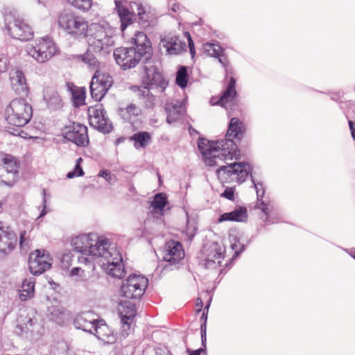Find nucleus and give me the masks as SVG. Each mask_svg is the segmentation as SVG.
<instances>
[{"label":"nucleus","instance_id":"47","mask_svg":"<svg viewBox=\"0 0 355 355\" xmlns=\"http://www.w3.org/2000/svg\"><path fill=\"white\" fill-rule=\"evenodd\" d=\"M73 255L70 252H65L62 254L60 259L61 267L63 269H68L72 264Z\"/></svg>","mask_w":355,"mask_h":355},{"label":"nucleus","instance_id":"34","mask_svg":"<svg viewBox=\"0 0 355 355\" xmlns=\"http://www.w3.org/2000/svg\"><path fill=\"white\" fill-rule=\"evenodd\" d=\"M247 209L245 208L239 207L232 211L223 214L219 219V222L224 221H236L244 222L247 220Z\"/></svg>","mask_w":355,"mask_h":355},{"label":"nucleus","instance_id":"35","mask_svg":"<svg viewBox=\"0 0 355 355\" xmlns=\"http://www.w3.org/2000/svg\"><path fill=\"white\" fill-rule=\"evenodd\" d=\"M236 80L231 77L227 85V89L223 92V95L220 96L218 103L227 108V104L232 102L234 97L236 96Z\"/></svg>","mask_w":355,"mask_h":355},{"label":"nucleus","instance_id":"2","mask_svg":"<svg viewBox=\"0 0 355 355\" xmlns=\"http://www.w3.org/2000/svg\"><path fill=\"white\" fill-rule=\"evenodd\" d=\"M110 243L109 239L96 233L80 234L71 240V245L76 252L89 257L79 258L80 262L85 261L86 264L98 259Z\"/></svg>","mask_w":355,"mask_h":355},{"label":"nucleus","instance_id":"18","mask_svg":"<svg viewBox=\"0 0 355 355\" xmlns=\"http://www.w3.org/2000/svg\"><path fill=\"white\" fill-rule=\"evenodd\" d=\"M146 75L144 77V84L150 89H157L162 92L167 86V82L164 79L162 73L153 65L145 66Z\"/></svg>","mask_w":355,"mask_h":355},{"label":"nucleus","instance_id":"39","mask_svg":"<svg viewBox=\"0 0 355 355\" xmlns=\"http://www.w3.org/2000/svg\"><path fill=\"white\" fill-rule=\"evenodd\" d=\"M166 197L165 196L164 194H156L154 197L153 200L151 202V207L153 208L151 211L162 214V212L166 204Z\"/></svg>","mask_w":355,"mask_h":355},{"label":"nucleus","instance_id":"30","mask_svg":"<svg viewBox=\"0 0 355 355\" xmlns=\"http://www.w3.org/2000/svg\"><path fill=\"white\" fill-rule=\"evenodd\" d=\"M119 114L124 121L135 126L140 122L141 110L136 105L130 103L126 107L120 108Z\"/></svg>","mask_w":355,"mask_h":355},{"label":"nucleus","instance_id":"61","mask_svg":"<svg viewBox=\"0 0 355 355\" xmlns=\"http://www.w3.org/2000/svg\"><path fill=\"white\" fill-rule=\"evenodd\" d=\"M171 10L173 12H177L180 10V6L178 4L175 3L173 5Z\"/></svg>","mask_w":355,"mask_h":355},{"label":"nucleus","instance_id":"5","mask_svg":"<svg viewBox=\"0 0 355 355\" xmlns=\"http://www.w3.org/2000/svg\"><path fill=\"white\" fill-rule=\"evenodd\" d=\"M98 259L107 275L118 279L124 277L125 271L122 256L114 243H111Z\"/></svg>","mask_w":355,"mask_h":355},{"label":"nucleus","instance_id":"42","mask_svg":"<svg viewBox=\"0 0 355 355\" xmlns=\"http://www.w3.org/2000/svg\"><path fill=\"white\" fill-rule=\"evenodd\" d=\"M67 2L76 8L82 10H89L92 5V0H67Z\"/></svg>","mask_w":355,"mask_h":355},{"label":"nucleus","instance_id":"64","mask_svg":"<svg viewBox=\"0 0 355 355\" xmlns=\"http://www.w3.org/2000/svg\"><path fill=\"white\" fill-rule=\"evenodd\" d=\"M189 50H190V53H191L192 58H193L195 55V49H189Z\"/></svg>","mask_w":355,"mask_h":355},{"label":"nucleus","instance_id":"23","mask_svg":"<svg viewBox=\"0 0 355 355\" xmlns=\"http://www.w3.org/2000/svg\"><path fill=\"white\" fill-rule=\"evenodd\" d=\"M184 257V251L179 241H169L165 243L163 259L171 265L179 263Z\"/></svg>","mask_w":355,"mask_h":355},{"label":"nucleus","instance_id":"7","mask_svg":"<svg viewBox=\"0 0 355 355\" xmlns=\"http://www.w3.org/2000/svg\"><path fill=\"white\" fill-rule=\"evenodd\" d=\"M58 24L61 28L75 38H83L87 35V21L71 11L65 10L60 15Z\"/></svg>","mask_w":355,"mask_h":355},{"label":"nucleus","instance_id":"6","mask_svg":"<svg viewBox=\"0 0 355 355\" xmlns=\"http://www.w3.org/2000/svg\"><path fill=\"white\" fill-rule=\"evenodd\" d=\"M251 171L252 168L248 163L234 162L220 166L216 172L218 179L223 183L241 184L245 181Z\"/></svg>","mask_w":355,"mask_h":355},{"label":"nucleus","instance_id":"54","mask_svg":"<svg viewBox=\"0 0 355 355\" xmlns=\"http://www.w3.org/2000/svg\"><path fill=\"white\" fill-rule=\"evenodd\" d=\"M239 245H240V244L236 243H232L231 245L232 250L235 251L234 256L236 257H237L244 250L243 245H241L239 248Z\"/></svg>","mask_w":355,"mask_h":355},{"label":"nucleus","instance_id":"25","mask_svg":"<svg viewBox=\"0 0 355 355\" xmlns=\"http://www.w3.org/2000/svg\"><path fill=\"white\" fill-rule=\"evenodd\" d=\"M98 321L97 315L93 311H84L77 314L73 320L76 329L84 331L93 333L94 324Z\"/></svg>","mask_w":355,"mask_h":355},{"label":"nucleus","instance_id":"21","mask_svg":"<svg viewBox=\"0 0 355 355\" xmlns=\"http://www.w3.org/2000/svg\"><path fill=\"white\" fill-rule=\"evenodd\" d=\"M118 310L123 324L122 334L127 336L129 334L128 331L136 314L135 305L131 301L123 300L119 303Z\"/></svg>","mask_w":355,"mask_h":355},{"label":"nucleus","instance_id":"56","mask_svg":"<svg viewBox=\"0 0 355 355\" xmlns=\"http://www.w3.org/2000/svg\"><path fill=\"white\" fill-rule=\"evenodd\" d=\"M201 330V338H202V344L206 340V322H204V323L201 325L200 327Z\"/></svg>","mask_w":355,"mask_h":355},{"label":"nucleus","instance_id":"8","mask_svg":"<svg viewBox=\"0 0 355 355\" xmlns=\"http://www.w3.org/2000/svg\"><path fill=\"white\" fill-rule=\"evenodd\" d=\"M26 51L37 62L44 63L57 53L58 47L49 38H40L28 44Z\"/></svg>","mask_w":355,"mask_h":355},{"label":"nucleus","instance_id":"10","mask_svg":"<svg viewBox=\"0 0 355 355\" xmlns=\"http://www.w3.org/2000/svg\"><path fill=\"white\" fill-rule=\"evenodd\" d=\"M148 284L146 277L132 275L123 282L121 292L123 297L129 299H139L144 293Z\"/></svg>","mask_w":355,"mask_h":355},{"label":"nucleus","instance_id":"17","mask_svg":"<svg viewBox=\"0 0 355 355\" xmlns=\"http://www.w3.org/2000/svg\"><path fill=\"white\" fill-rule=\"evenodd\" d=\"M17 238L15 232L0 221V258L10 253L15 248Z\"/></svg>","mask_w":355,"mask_h":355},{"label":"nucleus","instance_id":"38","mask_svg":"<svg viewBox=\"0 0 355 355\" xmlns=\"http://www.w3.org/2000/svg\"><path fill=\"white\" fill-rule=\"evenodd\" d=\"M130 140L134 141L136 149L145 148L151 142V136L148 132H138L130 137Z\"/></svg>","mask_w":355,"mask_h":355},{"label":"nucleus","instance_id":"48","mask_svg":"<svg viewBox=\"0 0 355 355\" xmlns=\"http://www.w3.org/2000/svg\"><path fill=\"white\" fill-rule=\"evenodd\" d=\"M82 60L88 64L92 68H95L97 64V60L92 53L87 52L84 55H80Z\"/></svg>","mask_w":355,"mask_h":355},{"label":"nucleus","instance_id":"46","mask_svg":"<svg viewBox=\"0 0 355 355\" xmlns=\"http://www.w3.org/2000/svg\"><path fill=\"white\" fill-rule=\"evenodd\" d=\"M73 98L74 104L76 106H80L84 104L85 99V92L83 89L74 91L73 93Z\"/></svg>","mask_w":355,"mask_h":355},{"label":"nucleus","instance_id":"60","mask_svg":"<svg viewBox=\"0 0 355 355\" xmlns=\"http://www.w3.org/2000/svg\"><path fill=\"white\" fill-rule=\"evenodd\" d=\"M203 305L202 300L200 298H198L196 300V306L200 309Z\"/></svg>","mask_w":355,"mask_h":355},{"label":"nucleus","instance_id":"13","mask_svg":"<svg viewBox=\"0 0 355 355\" xmlns=\"http://www.w3.org/2000/svg\"><path fill=\"white\" fill-rule=\"evenodd\" d=\"M5 24L8 33L15 39L28 40L33 35L31 27L21 19L6 17Z\"/></svg>","mask_w":355,"mask_h":355},{"label":"nucleus","instance_id":"41","mask_svg":"<svg viewBox=\"0 0 355 355\" xmlns=\"http://www.w3.org/2000/svg\"><path fill=\"white\" fill-rule=\"evenodd\" d=\"M0 168L8 169V172H11L15 175H17L18 166L17 161L10 155H6L3 159V165Z\"/></svg>","mask_w":355,"mask_h":355},{"label":"nucleus","instance_id":"24","mask_svg":"<svg viewBox=\"0 0 355 355\" xmlns=\"http://www.w3.org/2000/svg\"><path fill=\"white\" fill-rule=\"evenodd\" d=\"M131 43L134 45L132 48H135L136 51L141 53L144 60L146 62L150 58L152 54L151 42L144 33L139 31L135 33L131 40Z\"/></svg>","mask_w":355,"mask_h":355},{"label":"nucleus","instance_id":"22","mask_svg":"<svg viewBox=\"0 0 355 355\" xmlns=\"http://www.w3.org/2000/svg\"><path fill=\"white\" fill-rule=\"evenodd\" d=\"M204 266L207 269H214L220 266L224 257L222 248L215 243L207 248H204Z\"/></svg>","mask_w":355,"mask_h":355},{"label":"nucleus","instance_id":"59","mask_svg":"<svg viewBox=\"0 0 355 355\" xmlns=\"http://www.w3.org/2000/svg\"><path fill=\"white\" fill-rule=\"evenodd\" d=\"M187 36H188V42H189V49H194V43L191 37V35L187 33Z\"/></svg>","mask_w":355,"mask_h":355},{"label":"nucleus","instance_id":"3","mask_svg":"<svg viewBox=\"0 0 355 355\" xmlns=\"http://www.w3.org/2000/svg\"><path fill=\"white\" fill-rule=\"evenodd\" d=\"M33 115L32 106L24 98H15L5 109L6 131L12 135L25 137L26 133L21 130L31 120Z\"/></svg>","mask_w":355,"mask_h":355},{"label":"nucleus","instance_id":"52","mask_svg":"<svg viewBox=\"0 0 355 355\" xmlns=\"http://www.w3.org/2000/svg\"><path fill=\"white\" fill-rule=\"evenodd\" d=\"M221 196L228 199L232 200L234 198V190L232 188H227L221 194Z\"/></svg>","mask_w":355,"mask_h":355},{"label":"nucleus","instance_id":"19","mask_svg":"<svg viewBox=\"0 0 355 355\" xmlns=\"http://www.w3.org/2000/svg\"><path fill=\"white\" fill-rule=\"evenodd\" d=\"M159 48L168 55H176L186 50V44L175 35H165L161 37Z\"/></svg>","mask_w":355,"mask_h":355},{"label":"nucleus","instance_id":"9","mask_svg":"<svg viewBox=\"0 0 355 355\" xmlns=\"http://www.w3.org/2000/svg\"><path fill=\"white\" fill-rule=\"evenodd\" d=\"M17 327L22 336L31 340L38 339L44 331L41 316L33 310H30L24 318L19 321Z\"/></svg>","mask_w":355,"mask_h":355},{"label":"nucleus","instance_id":"11","mask_svg":"<svg viewBox=\"0 0 355 355\" xmlns=\"http://www.w3.org/2000/svg\"><path fill=\"white\" fill-rule=\"evenodd\" d=\"M116 62L123 69H129L136 67L144 60L141 53L136 51L135 48L119 47L114 51Z\"/></svg>","mask_w":355,"mask_h":355},{"label":"nucleus","instance_id":"29","mask_svg":"<svg viewBox=\"0 0 355 355\" xmlns=\"http://www.w3.org/2000/svg\"><path fill=\"white\" fill-rule=\"evenodd\" d=\"M202 49L208 56L218 58V62L223 67L228 65L229 61L225 53V50L218 44L205 43L203 44Z\"/></svg>","mask_w":355,"mask_h":355},{"label":"nucleus","instance_id":"14","mask_svg":"<svg viewBox=\"0 0 355 355\" xmlns=\"http://www.w3.org/2000/svg\"><path fill=\"white\" fill-rule=\"evenodd\" d=\"M51 264L50 254L45 250H37L29 255V269L34 275H40L49 270Z\"/></svg>","mask_w":355,"mask_h":355},{"label":"nucleus","instance_id":"31","mask_svg":"<svg viewBox=\"0 0 355 355\" xmlns=\"http://www.w3.org/2000/svg\"><path fill=\"white\" fill-rule=\"evenodd\" d=\"M116 10L120 17L121 29L123 31L128 25L132 22V18L135 12L129 11V10L123 5V2L120 0H115Z\"/></svg>","mask_w":355,"mask_h":355},{"label":"nucleus","instance_id":"62","mask_svg":"<svg viewBox=\"0 0 355 355\" xmlns=\"http://www.w3.org/2000/svg\"><path fill=\"white\" fill-rule=\"evenodd\" d=\"M346 252L349 254V255L355 259V250H351L350 251L347 250Z\"/></svg>","mask_w":355,"mask_h":355},{"label":"nucleus","instance_id":"55","mask_svg":"<svg viewBox=\"0 0 355 355\" xmlns=\"http://www.w3.org/2000/svg\"><path fill=\"white\" fill-rule=\"evenodd\" d=\"M71 276H80L83 277L84 275V270L79 267H75L73 268L71 270Z\"/></svg>","mask_w":355,"mask_h":355},{"label":"nucleus","instance_id":"4","mask_svg":"<svg viewBox=\"0 0 355 355\" xmlns=\"http://www.w3.org/2000/svg\"><path fill=\"white\" fill-rule=\"evenodd\" d=\"M91 30L89 50L103 55L110 53L115 44V30L108 24H93Z\"/></svg>","mask_w":355,"mask_h":355},{"label":"nucleus","instance_id":"20","mask_svg":"<svg viewBox=\"0 0 355 355\" xmlns=\"http://www.w3.org/2000/svg\"><path fill=\"white\" fill-rule=\"evenodd\" d=\"M252 182L254 185V188L256 190L257 193V207L261 210L263 216L261 218L266 223H273L274 220L271 219V213L272 210V206L268 202L263 200V196L265 194V187L261 181H257L252 178Z\"/></svg>","mask_w":355,"mask_h":355},{"label":"nucleus","instance_id":"51","mask_svg":"<svg viewBox=\"0 0 355 355\" xmlns=\"http://www.w3.org/2000/svg\"><path fill=\"white\" fill-rule=\"evenodd\" d=\"M9 62L4 55L0 57V72L3 73L8 70Z\"/></svg>","mask_w":355,"mask_h":355},{"label":"nucleus","instance_id":"1","mask_svg":"<svg viewBox=\"0 0 355 355\" xmlns=\"http://www.w3.org/2000/svg\"><path fill=\"white\" fill-rule=\"evenodd\" d=\"M244 132L243 123L237 118H232L224 139L210 142L201 139L198 148L209 166L218 165V161L237 159L239 153L233 139H241Z\"/></svg>","mask_w":355,"mask_h":355},{"label":"nucleus","instance_id":"33","mask_svg":"<svg viewBox=\"0 0 355 355\" xmlns=\"http://www.w3.org/2000/svg\"><path fill=\"white\" fill-rule=\"evenodd\" d=\"M44 100L49 109L56 110L62 106V99L53 88L46 87L44 89Z\"/></svg>","mask_w":355,"mask_h":355},{"label":"nucleus","instance_id":"45","mask_svg":"<svg viewBox=\"0 0 355 355\" xmlns=\"http://www.w3.org/2000/svg\"><path fill=\"white\" fill-rule=\"evenodd\" d=\"M83 162V159L79 157L77 159L76 162V166L73 171H70L67 173V178L69 179L75 178V177H80L84 175V171L80 166V162Z\"/></svg>","mask_w":355,"mask_h":355},{"label":"nucleus","instance_id":"26","mask_svg":"<svg viewBox=\"0 0 355 355\" xmlns=\"http://www.w3.org/2000/svg\"><path fill=\"white\" fill-rule=\"evenodd\" d=\"M165 111L167 114L166 121L171 123L180 120L185 114L186 109L180 101L173 100L166 103Z\"/></svg>","mask_w":355,"mask_h":355},{"label":"nucleus","instance_id":"12","mask_svg":"<svg viewBox=\"0 0 355 355\" xmlns=\"http://www.w3.org/2000/svg\"><path fill=\"white\" fill-rule=\"evenodd\" d=\"M113 84L111 76L106 73L96 71L90 83V92L92 97L100 101Z\"/></svg>","mask_w":355,"mask_h":355},{"label":"nucleus","instance_id":"37","mask_svg":"<svg viewBox=\"0 0 355 355\" xmlns=\"http://www.w3.org/2000/svg\"><path fill=\"white\" fill-rule=\"evenodd\" d=\"M35 279L34 277L25 279L19 291V298L21 301H26L34 295V287Z\"/></svg>","mask_w":355,"mask_h":355},{"label":"nucleus","instance_id":"49","mask_svg":"<svg viewBox=\"0 0 355 355\" xmlns=\"http://www.w3.org/2000/svg\"><path fill=\"white\" fill-rule=\"evenodd\" d=\"M31 230L27 232V231H21L20 232V238H19V245L21 248H24V246H28L31 241L30 237Z\"/></svg>","mask_w":355,"mask_h":355},{"label":"nucleus","instance_id":"44","mask_svg":"<svg viewBox=\"0 0 355 355\" xmlns=\"http://www.w3.org/2000/svg\"><path fill=\"white\" fill-rule=\"evenodd\" d=\"M188 83L187 68L181 67L177 72L176 84L181 88H184Z\"/></svg>","mask_w":355,"mask_h":355},{"label":"nucleus","instance_id":"16","mask_svg":"<svg viewBox=\"0 0 355 355\" xmlns=\"http://www.w3.org/2000/svg\"><path fill=\"white\" fill-rule=\"evenodd\" d=\"M63 134L65 139L78 146L85 147L89 144L87 128L83 124L73 123L65 128Z\"/></svg>","mask_w":355,"mask_h":355},{"label":"nucleus","instance_id":"57","mask_svg":"<svg viewBox=\"0 0 355 355\" xmlns=\"http://www.w3.org/2000/svg\"><path fill=\"white\" fill-rule=\"evenodd\" d=\"M352 137L355 140V122L349 120L348 121Z\"/></svg>","mask_w":355,"mask_h":355},{"label":"nucleus","instance_id":"15","mask_svg":"<svg viewBox=\"0 0 355 355\" xmlns=\"http://www.w3.org/2000/svg\"><path fill=\"white\" fill-rule=\"evenodd\" d=\"M89 121L91 126L99 131L108 133L112 130L109 119L105 116L102 105H96L88 109Z\"/></svg>","mask_w":355,"mask_h":355},{"label":"nucleus","instance_id":"50","mask_svg":"<svg viewBox=\"0 0 355 355\" xmlns=\"http://www.w3.org/2000/svg\"><path fill=\"white\" fill-rule=\"evenodd\" d=\"M97 284L91 282H87L85 284L87 295H92L95 294L97 292Z\"/></svg>","mask_w":355,"mask_h":355},{"label":"nucleus","instance_id":"43","mask_svg":"<svg viewBox=\"0 0 355 355\" xmlns=\"http://www.w3.org/2000/svg\"><path fill=\"white\" fill-rule=\"evenodd\" d=\"M49 311L51 315V319L58 322L64 319L66 315L64 309L59 306L50 307Z\"/></svg>","mask_w":355,"mask_h":355},{"label":"nucleus","instance_id":"36","mask_svg":"<svg viewBox=\"0 0 355 355\" xmlns=\"http://www.w3.org/2000/svg\"><path fill=\"white\" fill-rule=\"evenodd\" d=\"M151 90L147 87H142L138 89V97L147 109L153 108L155 105V97Z\"/></svg>","mask_w":355,"mask_h":355},{"label":"nucleus","instance_id":"32","mask_svg":"<svg viewBox=\"0 0 355 355\" xmlns=\"http://www.w3.org/2000/svg\"><path fill=\"white\" fill-rule=\"evenodd\" d=\"M131 10L135 12L138 17L139 23L144 27L150 26L152 21L153 15L150 12H147L146 8L138 2H132L130 3Z\"/></svg>","mask_w":355,"mask_h":355},{"label":"nucleus","instance_id":"58","mask_svg":"<svg viewBox=\"0 0 355 355\" xmlns=\"http://www.w3.org/2000/svg\"><path fill=\"white\" fill-rule=\"evenodd\" d=\"M188 355H200L201 353L203 352V349L202 348L198 349L196 350H191L189 349H187V350Z\"/></svg>","mask_w":355,"mask_h":355},{"label":"nucleus","instance_id":"63","mask_svg":"<svg viewBox=\"0 0 355 355\" xmlns=\"http://www.w3.org/2000/svg\"><path fill=\"white\" fill-rule=\"evenodd\" d=\"M45 209H46V206L44 205V209H42V211L40 214L39 218H42V217H43L44 216L46 215V211Z\"/></svg>","mask_w":355,"mask_h":355},{"label":"nucleus","instance_id":"27","mask_svg":"<svg viewBox=\"0 0 355 355\" xmlns=\"http://www.w3.org/2000/svg\"><path fill=\"white\" fill-rule=\"evenodd\" d=\"M10 80L12 89L19 95L26 96L28 87L23 72L19 69H12L10 72Z\"/></svg>","mask_w":355,"mask_h":355},{"label":"nucleus","instance_id":"28","mask_svg":"<svg viewBox=\"0 0 355 355\" xmlns=\"http://www.w3.org/2000/svg\"><path fill=\"white\" fill-rule=\"evenodd\" d=\"M92 334L106 343L112 344L116 340V334L102 320H98Z\"/></svg>","mask_w":355,"mask_h":355},{"label":"nucleus","instance_id":"53","mask_svg":"<svg viewBox=\"0 0 355 355\" xmlns=\"http://www.w3.org/2000/svg\"><path fill=\"white\" fill-rule=\"evenodd\" d=\"M99 176L105 178L109 183L112 182V175L107 170H102L99 173Z\"/></svg>","mask_w":355,"mask_h":355},{"label":"nucleus","instance_id":"40","mask_svg":"<svg viewBox=\"0 0 355 355\" xmlns=\"http://www.w3.org/2000/svg\"><path fill=\"white\" fill-rule=\"evenodd\" d=\"M17 178V175L8 169L0 168V184H4L9 187L13 185Z\"/></svg>","mask_w":355,"mask_h":355}]
</instances>
